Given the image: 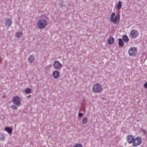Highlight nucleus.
I'll use <instances>...</instances> for the list:
<instances>
[{
    "mask_svg": "<svg viewBox=\"0 0 147 147\" xmlns=\"http://www.w3.org/2000/svg\"><path fill=\"white\" fill-rule=\"evenodd\" d=\"M41 17L42 19L39 20L37 24L38 28L40 29L45 28L47 25V21L49 20L48 18L45 15H42Z\"/></svg>",
    "mask_w": 147,
    "mask_h": 147,
    "instance_id": "f257e3e1",
    "label": "nucleus"
},
{
    "mask_svg": "<svg viewBox=\"0 0 147 147\" xmlns=\"http://www.w3.org/2000/svg\"><path fill=\"white\" fill-rule=\"evenodd\" d=\"M120 18L119 15L115 16V13L113 12L110 16V20L111 22H113L114 24H117L118 23Z\"/></svg>",
    "mask_w": 147,
    "mask_h": 147,
    "instance_id": "f03ea898",
    "label": "nucleus"
},
{
    "mask_svg": "<svg viewBox=\"0 0 147 147\" xmlns=\"http://www.w3.org/2000/svg\"><path fill=\"white\" fill-rule=\"evenodd\" d=\"M92 90L94 93H99L102 91V87L99 84H96L93 86Z\"/></svg>",
    "mask_w": 147,
    "mask_h": 147,
    "instance_id": "7ed1b4c3",
    "label": "nucleus"
},
{
    "mask_svg": "<svg viewBox=\"0 0 147 147\" xmlns=\"http://www.w3.org/2000/svg\"><path fill=\"white\" fill-rule=\"evenodd\" d=\"M138 52L136 48L135 47H130L128 50L129 55L131 57H134L137 54Z\"/></svg>",
    "mask_w": 147,
    "mask_h": 147,
    "instance_id": "20e7f679",
    "label": "nucleus"
},
{
    "mask_svg": "<svg viewBox=\"0 0 147 147\" xmlns=\"http://www.w3.org/2000/svg\"><path fill=\"white\" fill-rule=\"evenodd\" d=\"M12 102L18 107L21 105V99L18 96H16L13 98Z\"/></svg>",
    "mask_w": 147,
    "mask_h": 147,
    "instance_id": "39448f33",
    "label": "nucleus"
},
{
    "mask_svg": "<svg viewBox=\"0 0 147 147\" xmlns=\"http://www.w3.org/2000/svg\"><path fill=\"white\" fill-rule=\"evenodd\" d=\"M142 142V138L139 137L135 138L134 142L132 144L133 146H136L141 144Z\"/></svg>",
    "mask_w": 147,
    "mask_h": 147,
    "instance_id": "423d86ee",
    "label": "nucleus"
},
{
    "mask_svg": "<svg viewBox=\"0 0 147 147\" xmlns=\"http://www.w3.org/2000/svg\"><path fill=\"white\" fill-rule=\"evenodd\" d=\"M53 65L54 67L57 70L61 69L63 67L62 64L58 61H55Z\"/></svg>",
    "mask_w": 147,
    "mask_h": 147,
    "instance_id": "0eeeda50",
    "label": "nucleus"
},
{
    "mask_svg": "<svg viewBox=\"0 0 147 147\" xmlns=\"http://www.w3.org/2000/svg\"><path fill=\"white\" fill-rule=\"evenodd\" d=\"M138 36V32L136 30H132L130 33L129 37L131 38H135Z\"/></svg>",
    "mask_w": 147,
    "mask_h": 147,
    "instance_id": "6e6552de",
    "label": "nucleus"
},
{
    "mask_svg": "<svg viewBox=\"0 0 147 147\" xmlns=\"http://www.w3.org/2000/svg\"><path fill=\"white\" fill-rule=\"evenodd\" d=\"M135 137L132 134H129L127 137V141L128 144H133L134 139Z\"/></svg>",
    "mask_w": 147,
    "mask_h": 147,
    "instance_id": "1a4fd4ad",
    "label": "nucleus"
},
{
    "mask_svg": "<svg viewBox=\"0 0 147 147\" xmlns=\"http://www.w3.org/2000/svg\"><path fill=\"white\" fill-rule=\"evenodd\" d=\"M52 75L54 79H57L59 77L60 72L57 70H55L53 72Z\"/></svg>",
    "mask_w": 147,
    "mask_h": 147,
    "instance_id": "9d476101",
    "label": "nucleus"
},
{
    "mask_svg": "<svg viewBox=\"0 0 147 147\" xmlns=\"http://www.w3.org/2000/svg\"><path fill=\"white\" fill-rule=\"evenodd\" d=\"M28 62L30 63H33L35 60V57L34 55H30L28 58Z\"/></svg>",
    "mask_w": 147,
    "mask_h": 147,
    "instance_id": "9b49d317",
    "label": "nucleus"
},
{
    "mask_svg": "<svg viewBox=\"0 0 147 147\" xmlns=\"http://www.w3.org/2000/svg\"><path fill=\"white\" fill-rule=\"evenodd\" d=\"M11 23L12 20L11 19L7 18L6 19L5 23V25L7 26L8 27H9L11 25Z\"/></svg>",
    "mask_w": 147,
    "mask_h": 147,
    "instance_id": "f8f14e48",
    "label": "nucleus"
},
{
    "mask_svg": "<svg viewBox=\"0 0 147 147\" xmlns=\"http://www.w3.org/2000/svg\"><path fill=\"white\" fill-rule=\"evenodd\" d=\"M122 2L121 1H119L118 3L116 6V9L118 10H119L122 7Z\"/></svg>",
    "mask_w": 147,
    "mask_h": 147,
    "instance_id": "ddd939ff",
    "label": "nucleus"
},
{
    "mask_svg": "<svg viewBox=\"0 0 147 147\" xmlns=\"http://www.w3.org/2000/svg\"><path fill=\"white\" fill-rule=\"evenodd\" d=\"M4 129L10 135L11 134L12 131V129L10 127H6Z\"/></svg>",
    "mask_w": 147,
    "mask_h": 147,
    "instance_id": "4468645a",
    "label": "nucleus"
},
{
    "mask_svg": "<svg viewBox=\"0 0 147 147\" xmlns=\"http://www.w3.org/2000/svg\"><path fill=\"white\" fill-rule=\"evenodd\" d=\"M114 40L113 38L110 37L108 39V43L109 44H112L114 42Z\"/></svg>",
    "mask_w": 147,
    "mask_h": 147,
    "instance_id": "2eb2a0df",
    "label": "nucleus"
},
{
    "mask_svg": "<svg viewBox=\"0 0 147 147\" xmlns=\"http://www.w3.org/2000/svg\"><path fill=\"white\" fill-rule=\"evenodd\" d=\"M123 40L124 42H127L129 41V38L127 36L125 35L123 37Z\"/></svg>",
    "mask_w": 147,
    "mask_h": 147,
    "instance_id": "dca6fc26",
    "label": "nucleus"
},
{
    "mask_svg": "<svg viewBox=\"0 0 147 147\" xmlns=\"http://www.w3.org/2000/svg\"><path fill=\"white\" fill-rule=\"evenodd\" d=\"M118 44L119 46L121 47H123L124 45V43L122 41V40L121 38L119 39Z\"/></svg>",
    "mask_w": 147,
    "mask_h": 147,
    "instance_id": "f3484780",
    "label": "nucleus"
},
{
    "mask_svg": "<svg viewBox=\"0 0 147 147\" xmlns=\"http://www.w3.org/2000/svg\"><path fill=\"white\" fill-rule=\"evenodd\" d=\"M31 91L32 90L29 88H27L25 90V93L27 94L30 93Z\"/></svg>",
    "mask_w": 147,
    "mask_h": 147,
    "instance_id": "a211bd4d",
    "label": "nucleus"
},
{
    "mask_svg": "<svg viewBox=\"0 0 147 147\" xmlns=\"http://www.w3.org/2000/svg\"><path fill=\"white\" fill-rule=\"evenodd\" d=\"M88 122V119L86 117H84L83 118L82 121V123L83 124H85L87 123Z\"/></svg>",
    "mask_w": 147,
    "mask_h": 147,
    "instance_id": "6ab92c4d",
    "label": "nucleus"
},
{
    "mask_svg": "<svg viewBox=\"0 0 147 147\" xmlns=\"http://www.w3.org/2000/svg\"><path fill=\"white\" fill-rule=\"evenodd\" d=\"M22 35V33L20 32H18L16 33V36L17 38L20 37Z\"/></svg>",
    "mask_w": 147,
    "mask_h": 147,
    "instance_id": "aec40b11",
    "label": "nucleus"
},
{
    "mask_svg": "<svg viewBox=\"0 0 147 147\" xmlns=\"http://www.w3.org/2000/svg\"><path fill=\"white\" fill-rule=\"evenodd\" d=\"M74 147H83V146L81 144H77L74 146Z\"/></svg>",
    "mask_w": 147,
    "mask_h": 147,
    "instance_id": "412c9836",
    "label": "nucleus"
},
{
    "mask_svg": "<svg viewBox=\"0 0 147 147\" xmlns=\"http://www.w3.org/2000/svg\"><path fill=\"white\" fill-rule=\"evenodd\" d=\"M15 104V105H12L11 106V108L12 109H16V110L17 109L18 107Z\"/></svg>",
    "mask_w": 147,
    "mask_h": 147,
    "instance_id": "4be33fe9",
    "label": "nucleus"
},
{
    "mask_svg": "<svg viewBox=\"0 0 147 147\" xmlns=\"http://www.w3.org/2000/svg\"><path fill=\"white\" fill-rule=\"evenodd\" d=\"M144 87L145 88H147V82H146L144 85Z\"/></svg>",
    "mask_w": 147,
    "mask_h": 147,
    "instance_id": "5701e85b",
    "label": "nucleus"
},
{
    "mask_svg": "<svg viewBox=\"0 0 147 147\" xmlns=\"http://www.w3.org/2000/svg\"><path fill=\"white\" fill-rule=\"evenodd\" d=\"M83 114L82 113H80L78 114V116L79 117H81L82 116Z\"/></svg>",
    "mask_w": 147,
    "mask_h": 147,
    "instance_id": "b1692460",
    "label": "nucleus"
},
{
    "mask_svg": "<svg viewBox=\"0 0 147 147\" xmlns=\"http://www.w3.org/2000/svg\"><path fill=\"white\" fill-rule=\"evenodd\" d=\"M31 96L30 95H28V96H27V98H28L30 97Z\"/></svg>",
    "mask_w": 147,
    "mask_h": 147,
    "instance_id": "393cba45",
    "label": "nucleus"
},
{
    "mask_svg": "<svg viewBox=\"0 0 147 147\" xmlns=\"http://www.w3.org/2000/svg\"><path fill=\"white\" fill-rule=\"evenodd\" d=\"M4 136H3V137H2V140H3V139H4Z\"/></svg>",
    "mask_w": 147,
    "mask_h": 147,
    "instance_id": "a878e982",
    "label": "nucleus"
},
{
    "mask_svg": "<svg viewBox=\"0 0 147 147\" xmlns=\"http://www.w3.org/2000/svg\"><path fill=\"white\" fill-rule=\"evenodd\" d=\"M144 132H146V131H144Z\"/></svg>",
    "mask_w": 147,
    "mask_h": 147,
    "instance_id": "bb28decb",
    "label": "nucleus"
}]
</instances>
